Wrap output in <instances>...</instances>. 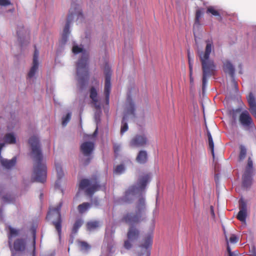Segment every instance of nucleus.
<instances>
[{
  "label": "nucleus",
  "mask_w": 256,
  "mask_h": 256,
  "mask_svg": "<svg viewBox=\"0 0 256 256\" xmlns=\"http://www.w3.org/2000/svg\"><path fill=\"white\" fill-rule=\"evenodd\" d=\"M249 106V110L253 116L256 118V99L252 92H250L246 96Z\"/></svg>",
  "instance_id": "nucleus-17"
},
{
  "label": "nucleus",
  "mask_w": 256,
  "mask_h": 256,
  "mask_svg": "<svg viewBox=\"0 0 256 256\" xmlns=\"http://www.w3.org/2000/svg\"><path fill=\"white\" fill-rule=\"evenodd\" d=\"M78 16L82 17V14L81 12L78 13Z\"/></svg>",
  "instance_id": "nucleus-54"
},
{
  "label": "nucleus",
  "mask_w": 256,
  "mask_h": 256,
  "mask_svg": "<svg viewBox=\"0 0 256 256\" xmlns=\"http://www.w3.org/2000/svg\"><path fill=\"white\" fill-rule=\"evenodd\" d=\"M152 232H149L144 236L142 240V243L140 246L141 250L138 254V256H150V250L152 244Z\"/></svg>",
  "instance_id": "nucleus-9"
},
{
  "label": "nucleus",
  "mask_w": 256,
  "mask_h": 256,
  "mask_svg": "<svg viewBox=\"0 0 256 256\" xmlns=\"http://www.w3.org/2000/svg\"><path fill=\"white\" fill-rule=\"evenodd\" d=\"M56 170L57 173V177L58 180H60L64 176V172L62 169V167L60 164H56Z\"/></svg>",
  "instance_id": "nucleus-35"
},
{
  "label": "nucleus",
  "mask_w": 256,
  "mask_h": 256,
  "mask_svg": "<svg viewBox=\"0 0 256 256\" xmlns=\"http://www.w3.org/2000/svg\"><path fill=\"white\" fill-rule=\"evenodd\" d=\"M11 4V2L9 0H0V6H7Z\"/></svg>",
  "instance_id": "nucleus-45"
},
{
  "label": "nucleus",
  "mask_w": 256,
  "mask_h": 256,
  "mask_svg": "<svg viewBox=\"0 0 256 256\" xmlns=\"http://www.w3.org/2000/svg\"><path fill=\"white\" fill-rule=\"evenodd\" d=\"M239 209L236 218L242 222H246L247 215V205L244 200L241 198L239 200Z\"/></svg>",
  "instance_id": "nucleus-14"
},
{
  "label": "nucleus",
  "mask_w": 256,
  "mask_h": 256,
  "mask_svg": "<svg viewBox=\"0 0 256 256\" xmlns=\"http://www.w3.org/2000/svg\"><path fill=\"white\" fill-rule=\"evenodd\" d=\"M188 64H189V70H190V84H193V82H194V78L192 77V64L190 62L189 50H188Z\"/></svg>",
  "instance_id": "nucleus-36"
},
{
  "label": "nucleus",
  "mask_w": 256,
  "mask_h": 256,
  "mask_svg": "<svg viewBox=\"0 0 256 256\" xmlns=\"http://www.w3.org/2000/svg\"><path fill=\"white\" fill-rule=\"evenodd\" d=\"M68 252H70V248H68Z\"/></svg>",
  "instance_id": "nucleus-60"
},
{
  "label": "nucleus",
  "mask_w": 256,
  "mask_h": 256,
  "mask_svg": "<svg viewBox=\"0 0 256 256\" xmlns=\"http://www.w3.org/2000/svg\"><path fill=\"white\" fill-rule=\"evenodd\" d=\"M252 174L244 172L242 176V186L245 188L250 186L252 184Z\"/></svg>",
  "instance_id": "nucleus-23"
},
{
  "label": "nucleus",
  "mask_w": 256,
  "mask_h": 256,
  "mask_svg": "<svg viewBox=\"0 0 256 256\" xmlns=\"http://www.w3.org/2000/svg\"><path fill=\"white\" fill-rule=\"evenodd\" d=\"M140 236V231L136 227L130 226L127 233V238L131 242L138 240Z\"/></svg>",
  "instance_id": "nucleus-18"
},
{
  "label": "nucleus",
  "mask_w": 256,
  "mask_h": 256,
  "mask_svg": "<svg viewBox=\"0 0 256 256\" xmlns=\"http://www.w3.org/2000/svg\"><path fill=\"white\" fill-rule=\"evenodd\" d=\"M124 170V167L123 164H120L114 168V172L116 174H121Z\"/></svg>",
  "instance_id": "nucleus-37"
},
{
  "label": "nucleus",
  "mask_w": 256,
  "mask_h": 256,
  "mask_svg": "<svg viewBox=\"0 0 256 256\" xmlns=\"http://www.w3.org/2000/svg\"><path fill=\"white\" fill-rule=\"evenodd\" d=\"M207 130V136L208 137V145L209 147L211 150L212 154V156H214V144L212 140V135L210 134V132L206 128Z\"/></svg>",
  "instance_id": "nucleus-29"
},
{
  "label": "nucleus",
  "mask_w": 256,
  "mask_h": 256,
  "mask_svg": "<svg viewBox=\"0 0 256 256\" xmlns=\"http://www.w3.org/2000/svg\"><path fill=\"white\" fill-rule=\"evenodd\" d=\"M74 14L71 13V14H69L68 16L66 22V24L64 28V30H63V36L64 37L66 38L70 34V24L73 20Z\"/></svg>",
  "instance_id": "nucleus-20"
},
{
  "label": "nucleus",
  "mask_w": 256,
  "mask_h": 256,
  "mask_svg": "<svg viewBox=\"0 0 256 256\" xmlns=\"http://www.w3.org/2000/svg\"><path fill=\"white\" fill-rule=\"evenodd\" d=\"M224 70L225 72L228 73L232 78H234V68L232 64L228 61L224 63Z\"/></svg>",
  "instance_id": "nucleus-22"
},
{
  "label": "nucleus",
  "mask_w": 256,
  "mask_h": 256,
  "mask_svg": "<svg viewBox=\"0 0 256 256\" xmlns=\"http://www.w3.org/2000/svg\"><path fill=\"white\" fill-rule=\"evenodd\" d=\"M206 12V14H211L214 16H218L219 20H221L222 19L219 11L212 6L208 7Z\"/></svg>",
  "instance_id": "nucleus-24"
},
{
  "label": "nucleus",
  "mask_w": 256,
  "mask_h": 256,
  "mask_svg": "<svg viewBox=\"0 0 256 256\" xmlns=\"http://www.w3.org/2000/svg\"><path fill=\"white\" fill-rule=\"evenodd\" d=\"M3 201L4 202H12L14 200V198L10 194H6L2 197Z\"/></svg>",
  "instance_id": "nucleus-39"
},
{
  "label": "nucleus",
  "mask_w": 256,
  "mask_h": 256,
  "mask_svg": "<svg viewBox=\"0 0 256 256\" xmlns=\"http://www.w3.org/2000/svg\"><path fill=\"white\" fill-rule=\"evenodd\" d=\"M148 156L147 152L144 150H140L136 157V161L140 164H144L148 161Z\"/></svg>",
  "instance_id": "nucleus-21"
},
{
  "label": "nucleus",
  "mask_w": 256,
  "mask_h": 256,
  "mask_svg": "<svg viewBox=\"0 0 256 256\" xmlns=\"http://www.w3.org/2000/svg\"><path fill=\"white\" fill-rule=\"evenodd\" d=\"M228 256H236L234 255L232 253H230V254L228 255Z\"/></svg>",
  "instance_id": "nucleus-55"
},
{
  "label": "nucleus",
  "mask_w": 256,
  "mask_h": 256,
  "mask_svg": "<svg viewBox=\"0 0 256 256\" xmlns=\"http://www.w3.org/2000/svg\"><path fill=\"white\" fill-rule=\"evenodd\" d=\"M16 162V157H14L12 160H8L5 158H0L1 164L6 168L10 169L15 166Z\"/></svg>",
  "instance_id": "nucleus-19"
},
{
  "label": "nucleus",
  "mask_w": 256,
  "mask_h": 256,
  "mask_svg": "<svg viewBox=\"0 0 256 256\" xmlns=\"http://www.w3.org/2000/svg\"><path fill=\"white\" fill-rule=\"evenodd\" d=\"M94 203L96 206H98L99 204V202L98 200H95L94 202Z\"/></svg>",
  "instance_id": "nucleus-51"
},
{
  "label": "nucleus",
  "mask_w": 256,
  "mask_h": 256,
  "mask_svg": "<svg viewBox=\"0 0 256 256\" xmlns=\"http://www.w3.org/2000/svg\"><path fill=\"white\" fill-rule=\"evenodd\" d=\"M82 50V48L78 47V46H74L72 48V52L75 54L81 52Z\"/></svg>",
  "instance_id": "nucleus-41"
},
{
  "label": "nucleus",
  "mask_w": 256,
  "mask_h": 256,
  "mask_svg": "<svg viewBox=\"0 0 256 256\" xmlns=\"http://www.w3.org/2000/svg\"><path fill=\"white\" fill-rule=\"evenodd\" d=\"M210 210H211V214H212L214 216V213L213 207L212 206H210Z\"/></svg>",
  "instance_id": "nucleus-50"
},
{
  "label": "nucleus",
  "mask_w": 256,
  "mask_h": 256,
  "mask_svg": "<svg viewBox=\"0 0 256 256\" xmlns=\"http://www.w3.org/2000/svg\"><path fill=\"white\" fill-rule=\"evenodd\" d=\"M88 59V54L86 53H82L76 64L77 75L78 76V80L82 86L84 84L85 80L88 77V72L86 68Z\"/></svg>",
  "instance_id": "nucleus-5"
},
{
  "label": "nucleus",
  "mask_w": 256,
  "mask_h": 256,
  "mask_svg": "<svg viewBox=\"0 0 256 256\" xmlns=\"http://www.w3.org/2000/svg\"><path fill=\"white\" fill-rule=\"evenodd\" d=\"M34 47L35 50L33 56L32 66L30 68V70L28 74V76L29 78H32L34 76L38 67V58L39 55V52L38 50H36V46H34Z\"/></svg>",
  "instance_id": "nucleus-16"
},
{
  "label": "nucleus",
  "mask_w": 256,
  "mask_h": 256,
  "mask_svg": "<svg viewBox=\"0 0 256 256\" xmlns=\"http://www.w3.org/2000/svg\"><path fill=\"white\" fill-rule=\"evenodd\" d=\"M73 238H72V240H70V244H72L73 243Z\"/></svg>",
  "instance_id": "nucleus-52"
},
{
  "label": "nucleus",
  "mask_w": 256,
  "mask_h": 256,
  "mask_svg": "<svg viewBox=\"0 0 256 256\" xmlns=\"http://www.w3.org/2000/svg\"><path fill=\"white\" fill-rule=\"evenodd\" d=\"M90 206V204L88 202H84L78 206V210L80 214H83L88 210Z\"/></svg>",
  "instance_id": "nucleus-28"
},
{
  "label": "nucleus",
  "mask_w": 256,
  "mask_h": 256,
  "mask_svg": "<svg viewBox=\"0 0 256 256\" xmlns=\"http://www.w3.org/2000/svg\"><path fill=\"white\" fill-rule=\"evenodd\" d=\"M127 104L126 106V114L124 116L122 122V126L120 128V134H123L126 132L128 130V124L126 122L127 118V115H132L134 116H135L134 111L135 106L134 102L130 96L127 98Z\"/></svg>",
  "instance_id": "nucleus-8"
},
{
  "label": "nucleus",
  "mask_w": 256,
  "mask_h": 256,
  "mask_svg": "<svg viewBox=\"0 0 256 256\" xmlns=\"http://www.w3.org/2000/svg\"><path fill=\"white\" fill-rule=\"evenodd\" d=\"M245 172L252 174L253 172V162L252 158H248L247 165L244 171Z\"/></svg>",
  "instance_id": "nucleus-32"
},
{
  "label": "nucleus",
  "mask_w": 256,
  "mask_h": 256,
  "mask_svg": "<svg viewBox=\"0 0 256 256\" xmlns=\"http://www.w3.org/2000/svg\"><path fill=\"white\" fill-rule=\"evenodd\" d=\"M131 242H132L128 238V240L124 242V248L126 249L130 248L132 247V246Z\"/></svg>",
  "instance_id": "nucleus-44"
},
{
  "label": "nucleus",
  "mask_w": 256,
  "mask_h": 256,
  "mask_svg": "<svg viewBox=\"0 0 256 256\" xmlns=\"http://www.w3.org/2000/svg\"><path fill=\"white\" fill-rule=\"evenodd\" d=\"M232 82L233 83L236 92H238V84L234 78L232 80Z\"/></svg>",
  "instance_id": "nucleus-47"
},
{
  "label": "nucleus",
  "mask_w": 256,
  "mask_h": 256,
  "mask_svg": "<svg viewBox=\"0 0 256 256\" xmlns=\"http://www.w3.org/2000/svg\"><path fill=\"white\" fill-rule=\"evenodd\" d=\"M145 210V200L144 198H140L136 206L134 212H126L124 214L120 220L122 222L129 224H136L143 220V214Z\"/></svg>",
  "instance_id": "nucleus-3"
},
{
  "label": "nucleus",
  "mask_w": 256,
  "mask_h": 256,
  "mask_svg": "<svg viewBox=\"0 0 256 256\" xmlns=\"http://www.w3.org/2000/svg\"><path fill=\"white\" fill-rule=\"evenodd\" d=\"M78 242L81 250L88 251L91 248L90 246L86 242L78 240Z\"/></svg>",
  "instance_id": "nucleus-31"
},
{
  "label": "nucleus",
  "mask_w": 256,
  "mask_h": 256,
  "mask_svg": "<svg viewBox=\"0 0 256 256\" xmlns=\"http://www.w3.org/2000/svg\"><path fill=\"white\" fill-rule=\"evenodd\" d=\"M239 67H240V68H242V66H241V65H240V66H239Z\"/></svg>",
  "instance_id": "nucleus-58"
},
{
  "label": "nucleus",
  "mask_w": 256,
  "mask_h": 256,
  "mask_svg": "<svg viewBox=\"0 0 256 256\" xmlns=\"http://www.w3.org/2000/svg\"><path fill=\"white\" fill-rule=\"evenodd\" d=\"M241 111L240 108H236L235 110H232V116L233 118H236V114L240 112Z\"/></svg>",
  "instance_id": "nucleus-46"
},
{
  "label": "nucleus",
  "mask_w": 256,
  "mask_h": 256,
  "mask_svg": "<svg viewBox=\"0 0 256 256\" xmlns=\"http://www.w3.org/2000/svg\"><path fill=\"white\" fill-rule=\"evenodd\" d=\"M82 220L81 219H78L76 220L72 226V233L76 234L78 232V230L79 228L82 226Z\"/></svg>",
  "instance_id": "nucleus-30"
},
{
  "label": "nucleus",
  "mask_w": 256,
  "mask_h": 256,
  "mask_svg": "<svg viewBox=\"0 0 256 256\" xmlns=\"http://www.w3.org/2000/svg\"><path fill=\"white\" fill-rule=\"evenodd\" d=\"M239 122L242 126L247 128H250L254 126L252 118L246 110L242 112L240 114Z\"/></svg>",
  "instance_id": "nucleus-13"
},
{
  "label": "nucleus",
  "mask_w": 256,
  "mask_h": 256,
  "mask_svg": "<svg viewBox=\"0 0 256 256\" xmlns=\"http://www.w3.org/2000/svg\"><path fill=\"white\" fill-rule=\"evenodd\" d=\"M17 34H18V37H20V31H17Z\"/></svg>",
  "instance_id": "nucleus-53"
},
{
  "label": "nucleus",
  "mask_w": 256,
  "mask_h": 256,
  "mask_svg": "<svg viewBox=\"0 0 256 256\" xmlns=\"http://www.w3.org/2000/svg\"><path fill=\"white\" fill-rule=\"evenodd\" d=\"M203 14V12L201 9H198L196 12L194 26L200 25V18Z\"/></svg>",
  "instance_id": "nucleus-27"
},
{
  "label": "nucleus",
  "mask_w": 256,
  "mask_h": 256,
  "mask_svg": "<svg viewBox=\"0 0 256 256\" xmlns=\"http://www.w3.org/2000/svg\"><path fill=\"white\" fill-rule=\"evenodd\" d=\"M227 251L228 253V255L230 254V253H232V252L230 250V248L228 244V246H227Z\"/></svg>",
  "instance_id": "nucleus-49"
},
{
  "label": "nucleus",
  "mask_w": 256,
  "mask_h": 256,
  "mask_svg": "<svg viewBox=\"0 0 256 256\" xmlns=\"http://www.w3.org/2000/svg\"><path fill=\"white\" fill-rule=\"evenodd\" d=\"M104 74L105 76L104 94L106 97V102L107 104H108L110 94L111 90L110 80L112 71L110 66L107 64H106L104 66Z\"/></svg>",
  "instance_id": "nucleus-10"
},
{
  "label": "nucleus",
  "mask_w": 256,
  "mask_h": 256,
  "mask_svg": "<svg viewBox=\"0 0 256 256\" xmlns=\"http://www.w3.org/2000/svg\"><path fill=\"white\" fill-rule=\"evenodd\" d=\"M240 150L239 159L240 160H244L246 156V148L244 146L240 145Z\"/></svg>",
  "instance_id": "nucleus-34"
},
{
  "label": "nucleus",
  "mask_w": 256,
  "mask_h": 256,
  "mask_svg": "<svg viewBox=\"0 0 256 256\" xmlns=\"http://www.w3.org/2000/svg\"><path fill=\"white\" fill-rule=\"evenodd\" d=\"M229 241L231 243H236L238 241V238L234 234H232L230 238Z\"/></svg>",
  "instance_id": "nucleus-43"
},
{
  "label": "nucleus",
  "mask_w": 256,
  "mask_h": 256,
  "mask_svg": "<svg viewBox=\"0 0 256 256\" xmlns=\"http://www.w3.org/2000/svg\"><path fill=\"white\" fill-rule=\"evenodd\" d=\"M150 177L149 174L141 176L138 178L137 186H130L125 192L124 200L126 202H130L132 197L137 194H141L144 190L146 184L150 181Z\"/></svg>",
  "instance_id": "nucleus-4"
},
{
  "label": "nucleus",
  "mask_w": 256,
  "mask_h": 256,
  "mask_svg": "<svg viewBox=\"0 0 256 256\" xmlns=\"http://www.w3.org/2000/svg\"><path fill=\"white\" fill-rule=\"evenodd\" d=\"M204 51H198V55L202 64V88L204 90L207 82V78L214 74L216 66L212 60L210 58V54L214 49L212 42L206 40Z\"/></svg>",
  "instance_id": "nucleus-2"
},
{
  "label": "nucleus",
  "mask_w": 256,
  "mask_h": 256,
  "mask_svg": "<svg viewBox=\"0 0 256 256\" xmlns=\"http://www.w3.org/2000/svg\"><path fill=\"white\" fill-rule=\"evenodd\" d=\"M92 158H88L84 162V165H88L90 162V161L91 160Z\"/></svg>",
  "instance_id": "nucleus-48"
},
{
  "label": "nucleus",
  "mask_w": 256,
  "mask_h": 256,
  "mask_svg": "<svg viewBox=\"0 0 256 256\" xmlns=\"http://www.w3.org/2000/svg\"><path fill=\"white\" fill-rule=\"evenodd\" d=\"M8 245L12 252V256H16V252L22 254L26 248V241L23 238H18L12 244V241L8 240Z\"/></svg>",
  "instance_id": "nucleus-11"
},
{
  "label": "nucleus",
  "mask_w": 256,
  "mask_h": 256,
  "mask_svg": "<svg viewBox=\"0 0 256 256\" xmlns=\"http://www.w3.org/2000/svg\"><path fill=\"white\" fill-rule=\"evenodd\" d=\"M120 150V144H114V151L116 155H118Z\"/></svg>",
  "instance_id": "nucleus-42"
},
{
  "label": "nucleus",
  "mask_w": 256,
  "mask_h": 256,
  "mask_svg": "<svg viewBox=\"0 0 256 256\" xmlns=\"http://www.w3.org/2000/svg\"><path fill=\"white\" fill-rule=\"evenodd\" d=\"M62 202H60L56 207L50 208V211L48 214V216H50L54 215H56V220L52 222V224L54 226L55 228L56 229L60 238V237L62 234V220L61 218L60 210L62 207Z\"/></svg>",
  "instance_id": "nucleus-7"
},
{
  "label": "nucleus",
  "mask_w": 256,
  "mask_h": 256,
  "mask_svg": "<svg viewBox=\"0 0 256 256\" xmlns=\"http://www.w3.org/2000/svg\"><path fill=\"white\" fill-rule=\"evenodd\" d=\"M71 117V114L70 113L67 114L62 118V124L64 126H66L68 122L70 121Z\"/></svg>",
  "instance_id": "nucleus-40"
},
{
  "label": "nucleus",
  "mask_w": 256,
  "mask_h": 256,
  "mask_svg": "<svg viewBox=\"0 0 256 256\" xmlns=\"http://www.w3.org/2000/svg\"><path fill=\"white\" fill-rule=\"evenodd\" d=\"M18 234V230L12 228H10V234L8 236V240L12 241V238L17 236Z\"/></svg>",
  "instance_id": "nucleus-38"
},
{
  "label": "nucleus",
  "mask_w": 256,
  "mask_h": 256,
  "mask_svg": "<svg viewBox=\"0 0 256 256\" xmlns=\"http://www.w3.org/2000/svg\"><path fill=\"white\" fill-rule=\"evenodd\" d=\"M100 186L99 184L98 178L96 176L91 178L90 179H82L79 184L80 190H86V195L92 197L93 194L98 190Z\"/></svg>",
  "instance_id": "nucleus-6"
},
{
  "label": "nucleus",
  "mask_w": 256,
  "mask_h": 256,
  "mask_svg": "<svg viewBox=\"0 0 256 256\" xmlns=\"http://www.w3.org/2000/svg\"><path fill=\"white\" fill-rule=\"evenodd\" d=\"M239 72H240V74H242V72H241V70H240V71Z\"/></svg>",
  "instance_id": "nucleus-59"
},
{
  "label": "nucleus",
  "mask_w": 256,
  "mask_h": 256,
  "mask_svg": "<svg viewBox=\"0 0 256 256\" xmlns=\"http://www.w3.org/2000/svg\"><path fill=\"white\" fill-rule=\"evenodd\" d=\"M4 140L8 144H15L16 140L14 136L10 133L7 134L4 136Z\"/></svg>",
  "instance_id": "nucleus-33"
},
{
  "label": "nucleus",
  "mask_w": 256,
  "mask_h": 256,
  "mask_svg": "<svg viewBox=\"0 0 256 256\" xmlns=\"http://www.w3.org/2000/svg\"><path fill=\"white\" fill-rule=\"evenodd\" d=\"M100 222L97 220L88 222L86 224L88 230L90 231L94 230L100 226Z\"/></svg>",
  "instance_id": "nucleus-26"
},
{
  "label": "nucleus",
  "mask_w": 256,
  "mask_h": 256,
  "mask_svg": "<svg viewBox=\"0 0 256 256\" xmlns=\"http://www.w3.org/2000/svg\"><path fill=\"white\" fill-rule=\"evenodd\" d=\"M96 132H97V130H96V131L94 132V134H96Z\"/></svg>",
  "instance_id": "nucleus-57"
},
{
  "label": "nucleus",
  "mask_w": 256,
  "mask_h": 256,
  "mask_svg": "<svg viewBox=\"0 0 256 256\" xmlns=\"http://www.w3.org/2000/svg\"><path fill=\"white\" fill-rule=\"evenodd\" d=\"M94 149V144L92 142H85L80 146V150L84 156H90Z\"/></svg>",
  "instance_id": "nucleus-15"
},
{
  "label": "nucleus",
  "mask_w": 256,
  "mask_h": 256,
  "mask_svg": "<svg viewBox=\"0 0 256 256\" xmlns=\"http://www.w3.org/2000/svg\"><path fill=\"white\" fill-rule=\"evenodd\" d=\"M2 188L1 187V186H0V193L2 192Z\"/></svg>",
  "instance_id": "nucleus-56"
},
{
  "label": "nucleus",
  "mask_w": 256,
  "mask_h": 256,
  "mask_svg": "<svg viewBox=\"0 0 256 256\" xmlns=\"http://www.w3.org/2000/svg\"><path fill=\"white\" fill-rule=\"evenodd\" d=\"M90 97L92 99V103L96 104L98 102V92L94 87H92L90 89Z\"/></svg>",
  "instance_id": "nucleus-25"
},
{
  "label": "nucleus",
  "mask_w": 256,
  "mask_h": 256,
  "mask_svg": "<svg viewBox=\"0 0 256 256\" xmlns=\"http://www.w3.org/2000/svg\"><path fill=\"white\" fill-rule=\"evenodd\" d=\"M148 142V138L146 135L136 134L130 142V146L133 148L144 147Z\"/></svg>",
  "instance_id": "nucleus-12"
},
{
  "label": "nucleus",
  "mask_w": 256,
  "mask_h": 256,
  "mask_svg": "<svg viewBox=\"0 0 256 256\" xmlns=\"http://www.w3.org/2000/svg\"><path fill=\"white\" fill-rule=\"evenodd\" d=\"M31 148V154L34 160V182L44 183L46 181L47 168L45 164L42 163L43 156L38 138L34 136L28 140Z\"/></svg>",
  "instance_id": "nucleus-1"
}]
</instances>
